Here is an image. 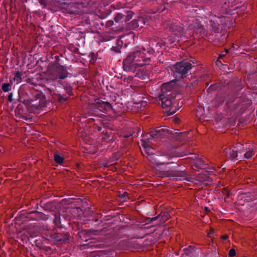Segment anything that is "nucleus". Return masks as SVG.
Listing matches in <instances>:
<instances>
[{"mask_svg": "<svg viewBox=\"0 0 257 257\" xmlns=\"http://www.w3.org/2000/svg\"><path fill=\"white\" fill-rule=\"evenodd\" d=\"M150 54L145 49L130 53L123 61V67L126 71L135 72L137 69L149 64Z\"/></svg>", "mask_w": 257, "mask_h": 257, "instance_id": "f257e3e1", "label": "nucleus"}, {"mask_svg": "<svg viewBox=\"0 0 257 257\" xmlns=\"http://www.w3.org/2000/svg\"><path fill=\"white\" fill-rule=\"evenodd\" d=\"M28 88L25 86L20 88L19 90V101L20 103L17 105V117L27 119V110L26 109V103L29 99L28 94Z\"/></svg>", "mask_w": 257, "mask_h": 257, "instance_id": "f03ea898", "label": "nucleus"}, {"mask_svg": "<svg viewBox=\"0 0 257 257\" xmlns=\"http://www.w3.org/2000/svg\"><path fill=\"white\" fill-rule=\"evenodd\" d=\"M47 75L53 80L58 79H64L68 75L67 67L59 63L49 65L47 69Z\"/></svg>", "mask_w": 257, "mask_h": 257, "instance_id": "7ed1b4c3", "label": "nucleus"}, {"mask_svg": "<svg viewBox=\"0 0 257 257\" xmlns=\"http://www.w3.org/2000/svg\"><path fill=\"white\" fill-rule=\"evenodd\" d=\"M192 68V64L190 62L182 61L177 63L172 68L173 76L176 79L184 78L187 77V74Z\"/></svg>", "mask_w": 257, "mask_h": 257, "instance_id": "20e7f679", "label": "nucleus"}, {"mask_svg": "<svg viewBox=\"0 0 257 257\" xmlns=\"http://www.w3.org/2000/svg\"><path fill=\"white\" fill-rule=\"evenodd\" d=\"M39 96H36L34 99H31L27 100L26 103V109L27 112L35 113L42 107L45 106V99L41 97L39 94ZM28 115H27V117Z\"/></svg>", "mask_w": 257, "mask_h": 257, "instance_id": "39448f33", "label": "nucleus"}, {"mask_svg": "<svg viewBox=\"0 0 257 257\" xmlns=\"http://www.w3.org/2000/svg\"><path fill=\"white\" fill-rule=\"evenodd\" d=\"M162 166H160L157 170V174L161 177H185L187 175L184 171H178L169 167L163 168Z\"/></svg>", "mask_w": 257, "mask_h": 257, "instance_id": "423d86ee", "label": "nucleus"}, {"mask_svg": "<svg viewBox=\"0 0 257 257\" xmlns=\"http://www.w3.org/2000/svg\"><path fill=\"white\" fill-rule=\"evenodd\" d=\"M244 151V145L240 143H237L233 147L225 148L223 151V154L228 158L235 160L237 157V152L242 153Z\"/></svg>", "mask_w": 257, "mask_h": 257, "instance_id": "0eeeda50", "label": "nucleus"}, {"mask_svg": "<svg viewBox=\"0 0 257 257\" xmlns=\"http://www.w3.org/2000/svg\"><path fill=\"white\" fill-rule=\"evenodd\" d=\"M94 108H97L101 112L108 111L112 109L111 104L107 101L99 100L92 104Z\"/></svg>", "mask_w": 257, "mask_h": 257, "instance_id": "6e6552de", "label": "nucleus"}, {"mask_svg": "<svg viewBox=\"0 0 257 257\" xmlns=\"http://www.w3.org/2000/svg\"><path fill=\"white\" fill-rule=\"evenodd\" d=\"M70 235L68 232L65 233L52 232L50 234L51 239L54 241L63 242L69 239Z\"/></svg>", "mask_w": 257, "mask_h": 257, "instance_id": "1a4fd4ad", "label": "nucleus"}, {"mask_svg": "<svg viewBox=\"0 0 257 257\" xmlns=\"http://www.w3.org/2000/svg\"><path fill=\"white\" fill-rule=\"evenodd\" d=\"M165 94H162L160 96V99L162 102V106L164 108H166L171 106L172 104V101L173 99L169 98L165 96Z\"/></svg>", "mask_w": 257, "mask_h": 257, "instance_id": "9d476101", "label": "nucleus"}, {"mask_svg": "<svg viewBox=\"0 0 257 257\" xmlns=\"http://www.w3.org/2000/svg\"><path fill=\"white\" fill-rule=\"evenodd\" d=\"M148 160L151 162L153 164H155L157 167H159L160 166H163L166 165V166L168 165L174 164L172 162H163L161 163L158 162L155 158H154V154H150L148 155L147 156Z\"/></svg>", "mask_w": 257, "mask_h": 257, "instance_id": "9b49d317", "label": "nucleus"}, {"mask_svg": "<svg viewBox=\"0 0 257 257\" xmlns=\"http://www.w3.org/2000/svg\"><path fill=\"white\" fill-rule=\"evenodd\" d=\"M142 146L144 149L145 153L148 155L150 154H154V149L146 141H142Z\"/></svg>", "mask_w": 257, "mask_h": 257, "instance_id": "f8f14e48", "label": "nucleus"}, {"mask_svg": "<svg viewBox=\"0 0 257 257\" xmlns=\"http://www.w3.org/2000/svg\"><path fill=\"white\" fill-rule=\"evenodd\" d=\"M173 89V87L171 83H164L161 86L163 94H165L167 92H170Z\"/></svg>", "mask_w": 257, "mask_h": 257, "instance_id": "ddd939ff", "label": "nucleus"}, {"mask_svg": "<svg viewBox=\"0 0 257 257\" xmlns=\"http://www.w3.org/2000/svg\"><path fill=\"white\" fill-rule=\"evenodd\" d=\"M165 132V131L163 128H157L155 130V132H151L150 136L153 138H160L162 136V133Z\"/></svg>", "mask_w": 257, "mask_h": 257, "instance_id": "4468645a", "label": "nucleus"}, {"mask_svg": "<svg viewBox=\"0 0 257 257\" xmlns=\"http://www.w3.org/2000/svg\"><path fill=\"white\" fill-rule=\"evenodd\" d=\"M225 99V97L224 95H218L213 100V102L215 104V107H218L220 104H222Z\"/></svg>", "mask_w": 257, "mask_h": 257, "instance_id": "2eb2a0df", "label": "nucleus"}, {"mask_svg": "<svg viewBox=\"0 0 257 257\" xmlns=\"http://www.w3.org/2000/svg\"><path fill=\"white\" fill-rule=\"evenodd\" d=\"M53 222L57 227H61L60 221V213L59 212H57L54 214V219L53 220Z\"/></svg>", "mask_w": 257, "mask_h": 257, "instance_id": "dca6fc26", "label": "nucleus"}, {"mask_svg": "<svg viewBox=\"0 0 257 257\" xmlns=\"http://www.w3.org/2000/svg\"><path fill=\"white\" fill-rule=\"evenodd\" d=\"M54 160L57 163L61 165L64 162V158L57 154H55L54 155Z\"/></svg>", "mask_w": 257, "mask_h": 257, "instance_id": "f3484780", "label": "nucleus"}, {"mask_svg": "<svg viewBox=\"0 0 257 257\" xmlns=\"http://www.w3.org/2000/svg\"><path fill=\"white\" fill-rule=\"evenodd\" d=\"M254 154V152L253 149H249L248 151H246L244 154V156L245 159H250L252 156Z\"/></svg>", "mask_w": 257, "mask_h": 257, "instance_id": "a211bd4d", "label": "nucleus"}, {"mask_svg": "<svg viewBox=\"0 0 257 257\" xmlns=\"http://www.w3.org/2000/svg\"><path fill=\"white\" fill-rule=\"evenodd\" d=\"M56 95H57V98L58 101L60 102H64L67 101L68 99V97H66L65 95H64L58 94Z\"/></svg>", "mask_w": 257, "mask_h": 257, "instance_id": "6ab92c4d", "label": "nucleus"}, {"mask_svg": "<svg viewBox=\"0 0 257 257\" xmlns=\"http://www.w3.org/2000/svg\"><path fill=\"white\" fill-rule=\"evenodd\" d=\"M83 246L84 247V248H85V249L88 248L89 247H92V248H95L99 247L98 244H95L92 241L89 242L87 244H84V245H83Z\"/></svg>", "mask_w": 257, "mask_h": 257, "instance_id": "aec40b11", "label": "nucleus"}, {"mask_svg": "<svg viewBox=\"0 0 257 257\" xmlns=\"http://www.w3.org/2000/svg\"><path fill=\"white\" fill-rule=\"evenodd\" d=\"M11 85L10 83H3L2 89L4 92H8L11 90Z\"/></svg>", "mask_w": 257, "mask_h": 257, "instance_id": "412c9836", "label": "nucleus"}, {"mask_svg": "<svg viewBox=\"0 0 257 257\" xmlns=\"http://www.w3.org/2000/svg\"><path fill=\"white\" fill-rule=\"evenodd\" d=\"M211 27L212 28L213 30L214 33H217L219 30V25L217 23H215L214 22H212L211 23Z\"/></svg>", "mask_w": 257, "mask_h": 257, "instance_id": "4be33fe9", "label": "nucleus"}, {"mask_svg": "<svg viewBox=\"0 0 257 257\" xmlns=\"http://www.w3.org/2000/svg\"><path fill=\"white\" fill-rule=\"evenodd\" d=\"M174 33L175 35H181L183 33V28L182 26H179L178 28L173 30Z\"/></svg>", "mask_w": 257, "mask_h": 257, "instance_id": "5701e85b", "label": "nucleus"}, {"mask_svg": "<svg viewBox=\"0 0 257 257\" xmlns=\"http://www.w3.org/2000/svg\"><path fill=\"white\" fill-rule=\"evenodd\" d=\"M223 193L225 195L227 198L229 197L231 195L230 191L229 190L227 187H224L223 189Z\"/></svg>", "mask_w": 257, "mask_h": 257, "instance_id": "b1692460", "label": "nucleus"}, {"mask_svg": "<svg viewBox=\"0 0 257 257\" xmlns=\"http://www.w3.org/2000/svg\"><path fill=\"white\" fill-rule=\"evenodd\" d=\"M66 93H67L69 95H73L72 89L70 86L66 87L65 88Z\"/></svg>", "mask_w": 257, "mask_h": 257, "instance_id": "393cba45", "label": "nucleus"}, {"mask_svg": "<svg viewBox=\"0 0 257 257\" xmlns=\"http://www.w3.org/2000/svg\"><path fill=\"white\" fill-rule=\"evenodd\" d=\"M236 255V251L234 248H231L228 252V255L230 257H233Z\"/></svg>", "mask_w": 257, "mask_h": 257, "instance_id": "a878e982", "label": "nucleus"}, {"mask_svg": "<svg viewBox=\"0 0 257 257\" xmlns=\"http://www.w3.org/2000/svg\"><path fill=\"white\" fill-rule=\"evenodd\" d=\"M89 56H91V60L93 62H94L96 60V58L95 55L94 53H91V54H90Z\"/></svg>", "mask_w": 257, "mask_h": 257, "instance_id": "bb28decb", "label": "nucleus"}, {"mask_svg": "<svg viewBox=\"0 0 257 257\" xmlns=\"http://www.w3.org/2000/svg\"><path fill=\"white\" fill-rule=\"evenodd\" d=\"M13 93H11L9 94L8 98V100L10 102H12L13 101Z\"/></svg>", "mask_w": 257, "mask_h": 257, "instance_id": "cd10ccee", "label": "nucleus"}, {"mask_svg": "<svg viewBox=\"0 0 257 257\" xmlns=\"http://www.w3.org/2000/svg\"><path fill=\"white\" fill-rule=\"evenodd\" d=\"M11 109L13 112L15 113L16 115V107H15L14 105L12 104V105L10 106Z\"/></svg>", "mask_w": 257, "mask_h": 257, "instance_id": "c85d7f7f", "label": "nucleus"}, {"mask_svg": "<svg viewBox=\"0 0 257 257\" xmlns=\"http://www.w3.org/2000/svg\"><path fill=\"white\" fill-rule=\"evenodd\" d=\"M102 134L105 136V137L103 138V139H108L109 138V137L108 136V132L106 131H103L102 132Z\"/></svg>", "mask_w": 257, "mask_h": 257, "instance_id": "c756f323", "label": "nucleus"}, {"mask_svg": "<svg viewBox=\"0 0 257 257\" xmlns=\"http://www.w3.org/2000/svg\"><path fill=\"white\" fill-rule=\"evenodd\" d=\"M159 216L153 217V218H148L147 220H148V222H152L153 221L156 220Z\"/></svg>", "mask_w": 257, "mask_h": 257, "instance_id": "7c9ffc66", "label": "nucleus"}, {"mask_svg": "<svg viewBox=\"0 0 257 257\" xmlns=\"http://www.w3.org/2000/svg\"><path fill=\"white\" fill-rule=\"evenodd\" d=\"M214 232V229L213 228L211 227L209 229V232L208 233V236L209 237H211V234H212Z\"/></svg>", "mask_w": 257, "mask_h": 257, "instance_id": "2f4dec72", "label": "nucleus"}, {"mask_svg": "<svg viewBox=\"0 0 257 257\" xmlns=\"http://www.w3.org/2000/svg\"><path fill=\"white\" fill-rule=\"evenodd\" d=\"M122 16L120 14H117L114 18V20L117 22L119 19L121 18Z\"/></svg>", "mask_w": 257, "mask_h": 257, "instance_id": "473e14b6", "label": "nucleus"}, {"mask_svg": "<svg viewBox=\"0 0 257 257\" xmlns=\"http://www.w3.org/2000/svg\"><path fill=\"white\" fill-rule=\"evenodd\" d=\"M228 236L226 234H225V235H221V238L223 239V240H226L227 238H228Z\"/></svg>", "mask_w": 257, "mask_h": 257, "instance_id": "72a5a7b5", "label": "nucleus"}, {"mask_svg": "<svg viewBox=\"0 0 257 257\" xmlns=\"http://www.w3.org/2000/svg\"><path fill=\"white\" fill-rule=\"evenodd\" d=\"M113 21H108V22H107L106 25H107V26H112V25H113Z\"/></svg>", "mask_w": 257, "mask_h": 257, "instance_id": "f704fd0d", "label": "nucleus"}, {"mask_svg": "<svg viewBox=\"0 0 257 257\" xmlns=\"http://www.w3.org/2000/svg\"><path fill=\"white\" fill-rule=\"evenodd\" d=\"M13 75H14V80H16L17 79V78H16V71H14L13 72Z\"/></svg>", "mask_w": 257, "mask_h": 257, "instance_id": "c9c22d12", "label": "nucleus"}, {"mask_svg": "<svg viewBox=\"0 0 257 257\" xmlns=\"http://www.w3.org/2000/svg\"><path fill=\"white\" fill-rule=\"evenodd\" d=\"M225 55H226V54H220V55H219L218 58H219V59H221V58H223L224 56H225Z\"/></svg>", "mask_w": 257, "mask_h": 257, "instance_id": "e433bc0d", "label": "nucleus"}, {"mask_svg": "<svg viewBox=\"0 0 257 257\" xmlns=\"http://www.w3.org/2000/svg\"><path fill=\"white\" fill-rule=\"evenodd\" d=\"M17 78H19V77H21V76L20 73L18 71H17Z\"/></svg>", "mask_w": 257, "mask_h": 257, "instance_id": "4c0bfd02", "label": "nucleus"}, {"mask_svg": "<svg viewBox=\"0 0 257 257\" xmlns=\"http://www.w3.org/2000/svg\"><path fill=\"white\" fill-rule=\"evenodd\" d=\"M97 130L98 131H100L101 130V127L99 126H97Z\"/></svg>", "mask_w": 257, "mask_h": 257, "instance_id": "58836bf2", "label": "nucleus"}, {"mask_svg": "<svg viewBox=\"0 0 257 257\" xmlns=\"http://www.w3.org/2000/svg\"><path fill=\"white\" fill-rule=\"evenodd\" d=\"M174 121H175V122L177 123V122H179V119H177V118H175V119H174Z\"/></svg>", "mask_w": 257, "mask_h": 257, "instance_id": "ea45409f", "label": "nucleus"}, {"mask_svg": "<svg viewBox=\"0 0 257 257\" xmlns=\"http://www.w3.org/2000/svg\"><path fill=\"white\" fill-rule=\"evenodd\" d=\"M40 4H44V2L42 1H41L40 2Z\"/></svg>", "mask_w": 257, "mask_h": 257, "instance_id": "a19ab883", "label": "nucleus"}, {"mask_svg": "<svg viewBox=\"0 0 257 257\" xmlns=\"http://www.w3.org/2000/svg\"><path fill=\"white\" fill-rule=\"evenodd\" d=\"M198 27L201 29V28H203V26L202 25H200V26H198Z\"/></svg>", "mask_w": 257, "mask_h": 257, "instance_id": "79ce46f5", "label": "nucleus"}, {"mask_svg": "<svg viewBox=\"0 0 257 257\" xmlns=\"http://www.w3.org/2000/svg\"><path fill=\"white\" fill-rule=\"evenodd\" d=\"M199 162H200V164H203V163H202V160L199 159Z\"/></svg>", "mask_w": 257, "mask_h": 257, "instance_id": "37998d69", "label": "nucleus"}, {"mask_svg": "<svg viewBox=\"0 0 257 257\" xmlns=\"http://www.w3.org/2000/svg\"><path fill=\"white\" fill-rule=\"evenodd\" d=\"M225 52H226V54L228 52V50L226 49L225 50Z\"/></svg>", "mask_w": 257, "mask_h": 257, "instance_id": "c03bdc74", "label": "nucleus"}, {"mask_svg": "<svg viewBox=\"0 0 257 257\" xmlns=\"http://www.w3.org/2000/svg\"><path fill=\"white\" fill-rule=\"evenodd\" d=\"M123 137H124V138H128V137H129V136H124Z\"/></svg>", "mask_w": 257, "mask_h": 257, "instance_id": "a18cd8bd", "label": "nucleus"}, {"mask_svg": "<svg viewBox=\"0 0 257 257\" xmlns=\"http://www.w3.org/2000/svg\"><path fill=\"white\" fill-rule=\"evenodd\" d=\"M174 112H175L174 111H172L171 112H170V114H173V113H174Z\"/></svg>", "mask_w": 257, "mask_h": 257, "instance_id": "49530a36", "label": "nucleus"}, {"mask_svg": "<svg viewBox=\"0 0 257 257\" xmlns=\"http://www.w3.org/2000/svg\"><path fill=\"white\" fill-rule=\"evenodd\" d=\"M16 218H15L13 220V221H14L16 220Z\"/></svg>", "mask_w": 257, "mask_h": 257, "instance_id": "de8ad7c7", "label": "nucleus"}, {"mask_svg": "<svg viewBox=\"0 0 257 257\" xmlns=\"http://www.w3.org/2000/svg\"><path fill=\"white\" fill-rule=\"evenodd\" d=\"M180 155H177L176 156V157H180Z\"/></svg>", "mask_w": 257, "mask_h": 257, "instance_id": "09e8293b", "label": "nucleus"}, {"mask_svg": "<svg viewBox=\"0 0 257 257\" xmlns=\"http://www.w3.org/2000/svg\"><path fill=\"white\" fill-rule=\"evenodd\" d=\"M205 209H206V210H207V208L205 207Z\"/></svg>", "mask_w": 257, "mask_h": 257, "instance_id": "8fccbe9b", "label": "nucleus"}, {"mask_svg": "<svg viewBox=\"0 0 257 257\" xmlns=\"http://www.w3.org/2000/svg\"><path fill=\"white\" fill-rule=\"evenodd\" d=\"M205 209H206V210H207V208L205 207Z\"/></svg>", "mask_w": 257, "mask_h": 257, "instance_id": "3c124183", "label": "nucleus"}]
</instances>
